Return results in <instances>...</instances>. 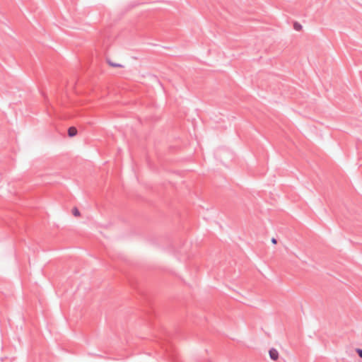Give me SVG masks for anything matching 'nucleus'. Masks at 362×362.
<instances>
[{"mask_svg":"<svg viewBox=\"0 0 362 362\" xmlns=\"http://www.w3.org/2000/svg\"><path fill=\"white\" fill-rule=\"evenodd\" d=\"M356 354H358V356L362 358V349H360V348H356Z\"/></svg>","mask_w":362,"mask_h":362,"instance_id":"423d86ee","label":"nucleus"},{"mask_svg":"<svg viewBox=\"0 0 362 362\" xmlns=\"http://www.w3.org/2000/svg\"><path fill=\"white\" fill-rule=\"evenodd\" d=\"M271 241H272V243L273 244H276V243H277V240H276V238H272V240H271Z\"/></svg>","mask_w":362,"mask_h":362,"instance_id":"0eeeda50","label":"nucleus"},{"mask_svg":"<svg viewBox=\"0 0 362 362\" xmlns=\"http://www.w3.org/2000/svg\"><path fill=\"white\" fill-rule=\"evenodd\" d=\"M293 28L296 31H301L303 29V25L298 22H294Z\"/></svg>","mask_w":362,"mask_h":362,"instance_id":"20e7f679","label":"nucleus"},{"mask_svg":"<svg viewBox=\"0 0 362 362\" xmlns=\"http://www.w3.org/2000/svg\"><path fill=\"white\" fill-rule=\"evenodd\" d=\"M77 129L76 127H70L69 129H68V136L69 137H73L74 136H76L77 134Z\"/></svg>","mask_w":362,"mask_h":362,"instance_id":"7ed1b4c3","label":"nucleus"},{"mask_svg":"<svg viewBox=\"0 0 362 362\" xmlns=\"http://www.w3.org/2000/svg\"><path fill=\"white\" fill-rule=\"evenodd\" d=\"M106 62H107V64L111 67H116V68H122L123 67V65L120 62H116L115 60H114L112 58H107L106 59Z\"/></svg>","mask_w":362,"mask_h":362,"instance_id":"f257e3e1","label":"nucleus"},{"mask_svg":"<svg viewBox=\"0 0 362 362\" xmlns=\"http://www.w3.org/2000/svg\"><path fill=\"white\" fill-rule=\"evenodd\" d=\"M72 214L74 216H80V211L78 209V208L76 207H74L73 209H72Z\"/></svg>","mask_w":362,"mask_h":362,"instance_id":"39448f33","label":"nucleus"},{"mask_svg":"<svg viewBox=\"0 0 362 362\" xmlns=\"http://www.w3.org/2000/svg\"><path fill=\"white\" fill-rule=\"evenodd\" d=\"M269 355L270 358L273 361H276L279 358V352L274 348H272L269 349Z\"/></svg>","mask_w":362,"mask_h":362,"instance_id":"f03ea898","label":"nucleus"}]
</instances>
